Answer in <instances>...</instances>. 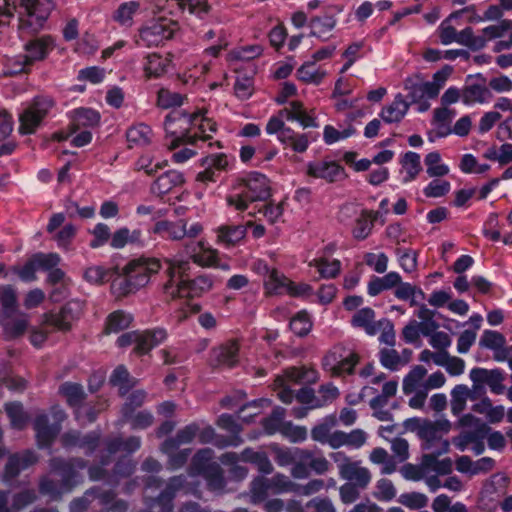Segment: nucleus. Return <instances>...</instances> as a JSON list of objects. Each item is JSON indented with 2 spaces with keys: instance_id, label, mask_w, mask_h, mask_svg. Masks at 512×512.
I'll use <instances>...</instances> for the list:
<instances>
[{
  "instance_id": "1",
  "label": "nucleus",
  "mask_w": 512,
  "mask_h": 512,
  "mask_svg": "<svg viewBox=\"0 0 512 512\" xmlns=\"http://www.w3.org/2000/svg\"><path fill=\"white\" fill-rule=\"evenodd\" d=\"M163 261L168 277L163 290L171 299L199 297L212 289L213 281L208 275H200L192 280L183 279L191 268L189 259L167 257Z\"/></svg>"
},
{
  "instance_id": "2",
  "label": "nucleus",
  "mask_w": 512,
  "mask_h": 512,
  "mask_svg": "<svg viewBox=\"0 0 512 512\" xmlns=\"http://www.w3.org/2000/svg\"><path fill=\"white\" fill-rule=\"evenodd\" d=\"M162 268V262L155 257L140 256L128 261L121 274L111 284V290L117 297H124L146 287L152 277Z\"/></svg>"
},
{
  "instance_id": "3",
  "label": "nucleus",
  "mask_w": 512,
  "mask_h": 512,
  "mask_svg": "<svg viewBox=\"0 0 512 512\" xmlns=\"http://www.w3.org/2000/svg\"><path fill=\"white\" fill-rule=\"evenodd\" d=\"M359 375L363 378L371 377L368 385L362 388L360 396L364 398L374 395L369 401L373 416L379 421H392V413L386 409V406L397 394L398 381L387 380L386 374L382 372L375 375V367L372 363L366 364Z\"/></svg>"
},
{
  "instance_id": "4",
  "label": "nucleus",
  "mask_w": 512,
  "mask_h": 512,
  "mask_svg": "<svg viewBox=\"0 0 512 512\" xmlns=\"http://www.w3.org/2000/svg\"><path fill=\"white\" fill-rule=\"evenodd\" d=\"M270 195L267 177L259 172H251L233 185L230 194L226 197V202L230 207L244 211L249 203L265 201Z\"/></svg>"
},
{
  "instance_id": "5",
  "label": "nucleus",
  "mask_w": 512,
  "mask_h": 512,
  "mask_svg": "<svg viewBox=\"0 0 512 512\" xmlns=\"http://www.w3.org/2000/svg\"><path fill=\"white\" fill-rule=\"evenodd\" d=\"M86 463L82 459H73L64 461L60 458H54L50 461L52 471L59 472L61 475V484L48 477L42 478L40 481V492L49 495L52 499H58L62 493L69 492L78 483V474L76 468L83 469Z\"/></svg>"
},
{
  "instance_id": "6",
  "label": "nucleus",
  "mask_w": 512,
  "mask_h": 512,
  "mask_svg": "<svg viewBox=\"0 0 512 512\" xmlns=\"http://www.w3.org/2000/svg\"><path fill=\"white\" fill-rule=\"evenodd\" d=\"M200 121H202L200 118H191V113L182 110L171 111L164 121L167 138H171V141L167 143L168 149H176L180 144L195 145L198 133H191V125L199 126Z\"/></svg>"
},
{
  "instance_id": "7",
  "label": "nucleus",
  "mask_w": 512,
  "mask_h": 512,
  "mask_svg": "<svg viewBox=\"0 0 512 512\" xmlns=\"http://www.w3.org/2000/svg\"><path fill=\"white\" fill-rule=\"evenodd\" d=\"M360 361L358 352L349 345L339 343L329 349L322 359V367L333 377L354 373Z\"/></svg>"
},
{
  "instance_id": "8",
  "label": "nucleus",
  "mask_w": 512,
  "mask_h": 512,
  "mask_svg": "<svg viewBox=\"0 0 512 512\" xmlns=\"http://www.w3.org/2000/svg\"><path fill=\"white\" fill-rule=\"evenodd\" d=\"M56 0H21L19 28L27 33H37L55 8Z\"/></svg>"
},
{
  "instance_id": "9",
  "label": "nucleus",
  "mask_w": 512,
  "mask_h": 512,
  "mask_svg": "<svg viewBox=\"0 0 512 512\" xmlns=\"http://www.w3.org/2000/svg\"><path fill=\"white\" fill-rule=\"evenodd\" d=\"M418 424V436L422 440V448L426 451H435L436 454H445L449 450V441L443 436L451 430V423L446 419L435 422L419 419L410 420Z\"/></svg>"
},
{
  "instance_id": "10",
  "label": "nucleus",
  "mask_w": 512,
  "mask_h": 512,
  "mask_svg": "<svg viewBox=\"0 0 512 512\" xmlns=\"http://www.w3.org/2000/svg\"><path fill=\"white\" fill-rule=\"evenodd\" d=\"M178 24L171 19L159 18L150 21L139 30L137 44L145 47H157L173 38Z\"/></svg>"
},
{
  "instance_id": "11",
  "label": "nucleus",
  "mask_w": 512,
  "mask_h": 512,
  "mask_svg": "<svg viewBox=\"0 0 512 512\" xmlns=\"http://www.w3.org/2000/svg\"><path fill=\"white\" fill-rule=\"evenodd\" d=\"M53 105L54 102L49 97H35L19 115V133L22 135L35 133Z\"/></svg>"
},
{
  "instance_id": "12",
  "label": "nucleus",
  "mask_w": 512,
  "mask_h": 512,
  "mask_svg": "<svg viewBox=\"0 0 512 512\" xmlns=\"http://www.w3.org/2000/svg\"><path fill=\"white\" fill-rule=\"evenodd\" d=\"M84 303L79 300L68 301L59 311H50L42 316V324L52 326L58 331H69L73 323L80 318Z\"/></svg>"
},
{
  "instance_id": "13",
  "label": "nucleus",
  "mask_w": 512,
  "mask_h": 512,
  "mask_svg": "<svg viewBox=\"0 0 512 512\" xmlns=\"http://www.w3.org/2000/svg\"><path fill=\"white\" fill-rule=\"evenodd\" d=\"M51 412L55 423L48 424V416L45 413L38 414L34 420V430L40 447L49 446L58 435L60 424L67 418L66 413L59 406H53Z\"/></svg>"
},
{
  "instance_id": "14",
  "label": "nucleus",
  "mask_w": 512,
  "mask_h": 512,
  "mask_svg": "<svg viewBox=\"0 0 512 512\" xmlns=\"http://www.w3.org/2000/svg\"><path fill=\"white\" fill-rule=\"evenodd\" d=\"M340 457L342 462L339 463L338 468L341 478L348 481L347 483L366 489L372 479L370 470L363 467L361 461H353L342 453H337L334 460L338 462Z\"/></svg>"
},
{
  "instance_id": "15",
  "label": "nucleus",
  "mask_w": 512,
  "mask_h": 512,
  "mask_svg": "<svg viewBox=\"0 0 512 512\" xmlns=\"http://www.w3.org/2000/svg\"><path fill=\"white\" fill-rule=\"evenodd\" d=\"M344 10L341 4H331L324 7V13L321 16H315L310 19L309 26L311 35L322 40H327L331 36L337 24L336 16Z\"/></svg>"
},
{
  "instance_id": "16",
  "label": "nucleus",
  "mask_w": 512,
  "mask_h": 512,
  "mask_svg": "<svg viewBox=\"0 0 512 512\" xmlns=\"http://www.w3.org/2000/svg\"><path fill=\"white\" fill-rule=\"evenodd\" d=\"M459 17V12H453L448 18L441 22L437 29L440 42L444 45L456 42L460 45L468 47L471 50L472 28L466 27L458 32L456 27L452 24V21Z\"/></svg>"
},
{
  "instance_id": "17",
  "label": "nucleus",
  "mask_w": 512,
  "mask_h": 512,
  "mask_svg": "<svg viewBox=\"0 0 512 512\" xmlns=\"http://www.w3.org/2000/svg\"><path fill=\"white\" fill-rule=\"evenodd\" d=\"M239 350V341L237 339H229L211 350L210 363L213 366L231 368L239 361Z\"/></svg>"
},
{
  "instance_id": "18",
  "label": "nucleus",
  "mask_w": 512,
  "mask_h": 512,
  "mask_svg": "<svg viewBox=\"0 0 512 512\" xmlns=\"http://www.w3.org/2000/svg\"><path fill=\"white\" fill-rule=\"evenodd\" d=\"M307 174L314 178H320L327 182H336L344 179V168L335 161L319 160L308 164Z\"/></svg>"
},
{
  "instance_id": "19",
  "label": "nucleus",
  "mask_w": 512,
  "mask_h": 512,
  "mask_svg": "<svg viewBox=\"0 0 512 512\" xmlns=\"http://www.w3.org/2000/svg\"><path fill=\"white\" fill-rule=\"evenodd\" d=\"M185 251L193 263L201 267H211L218 261V252L209 246L204 240L186 243Z\"/></svg>"
},
{
  "instance_id": "20",
  "label": "nucleus",
  "mask_w": 512,
  "mask_h": 512,
  "mask_svg": "<svg viewBox=\"0 0 512 512\" xmlns=\"http://www.w3.org/2000/svg\"><path fill=\"white\" fill-rule=\"evenodd\" d=\"M470 379L474 386L478 384H487L490 391L496 395L504 393L505 386L503 381L505 379L504 372L500 369L487 370L485 368H473L470 371Z\"/></svg>"
},
{
  "instance_id": "21",
  "label": "nucleus",
  "mask_w": 512,
  "mask_h": 512,
  "mask_svg": "<svg viewBox=\"0 0 512 512\" xmlns=\"http://www.w3.org/2000/svg\"><path fill=\"white\" fill-rule=\"evenodd\" d=\"M182 490H184L185 493L191 491L186 487V477L184 475L174 476L169 479L165 489L153 502L160 506V512H173V499L176 493Z\"/></svg>"
},
{
  "instance_id": "22",
  "label": "nucleus",
  "mask_w": 512,
  "mask_h": 512,
  "mask_svg": "<svg viewBox=\"0 0 512 512\" xmlns=\"http://www.w3.org/2000/svg\"><path fill=\"white\" fill-rule=\"evenodd\" d=\"M508 18L501 19L495 24L484 27L478 35L472 31L471 50L478 51L486 47L489 41L501 39L506 34V23Z\"/></svg>"
},
{
  "instance_id": "23",
  "label": "nucleus",
  "mask_w": 512,
  "mask_h": 512,
  "mask_svg": "<svg viewBox=\"0 0 512 512\" xmlns=\"http://www.w3.org/2000/svg\"><path fill=\"white\" fill-rule=\"evenodd\" d=\"M170 64V54L148 53L143 59L144 77L147 80L160 78L167 73Z\"/></svg>"
},
{
  "instance_id": "24",
  "label": "nucleus",
  "mask_w": 512,
  "mask_h": 512,
  "mask_svg": "<svg viewBox=\"0 0 512 512\" xmlns=\"http://www.w3.org/2000/svg\"><path fill=\"white\" fill-rule=\"evenodd\" d=\"M9 312L0 315V324L3 327L6 339H13L23 335L29 325V317L27 314L18 312Z\"/></svg>"
},
{
  "instance_id": "25",
  "label": "nucleus",
  "mask_w": 512,
  "mask_h": 512,
  "mask_svg": "<svg viewBox=\"0 0 512 512\" xmlns=\"http://www.w3.org/2000/svg\"><path fill=\"white\" fill-rule=\"evenodd\" d=\"M167 338V332L163 328L152 330L137 331V341L133 352L137 355L147 354L153 347L161 344Z\"/></svg>"
},
{
  "instance_id": "26",
  "label": "nucleus",
  "mask_w": 512,
  "mask_h": 512,
  "mask_svg": "<svg viewBox=\"0 0 512 512\" xmlns=\"http://www.w3.org/2000/svg\"><path fill=\"white\" fill-rule=\"evenodd\" d=\"M379 216V211L368 209L361 210L351 229L353 238L358 241L367 239L372 233L374 223L378 220Z\"/></svg>"
},
{
  "instance_id": "27",
  "label": "nucleus",
  "mask_w": 512,
  "mask_h": 512,
  "mask_svg": "<svg viewBox=\"0 0 512 512\" xmlns=\"http://www.w3.org/2000/svg\"><path fill=\"white\" fill-rule=\"evenodd\" d=\"M183 174L176 170H169L161 174L152 184L153 194L162 196L171 192L174 188L184 184Z\"/></svg>"
},
{
  "instance_id": "28",
  "label": "nucleus",
  "mask_w": 512,
  "mask_h": 512,
  "mask_svg": "<svg viewBox=\"0 0 512 512\" xmlns=\"http://www.w3.org/2000/svg\"><path fill=\"white\" fill-rule=\"evenodd\" d=\"M54 41L50 36H43L25 44V55L32 65L43 60L54 49Z\"/></svg>"
},
{
  "instance_id": "29",
  "label": "nucleus",
  "mask_w": 512,
  "mask_h": 512,
  "mask_svg": "<svg viewBox=\"0 0 512 512\" xmlns=\"http://www.w3.org/2000/svg\"><path fill=\"white\" fill-rule=\"evenodd\" d=\"M187 221L180 219L176 222L169 220L157 221L153 227V233L173 241H180L186 236Z\"/></svg>"
},
{
  "instance_id": "30",
  "label": "nucleus",
  "mask_w": 512,
  "mask_h": 512,
  "mask_svg": "<svg viewBox=\"0 0 512 512\" xmlns=\"http://www.w3.org/2000/svg\"><path fill=\"white\" fill-rule=\"evenodd\" d=\"M479 345L493 351V358L496 361H498L509 348V345H506L505 336L495 330H484L480 337Z\"/></svg>"
},
{
  "instance_id": "31",
  "label": "nucleus",
  "mask_w": 512,
  "mask_h": 512,
  "mask_svg": "<svg viewBox=\"0 0 512 512\" xmlns=\"http://www.w3.org/2000/svg\"><path fill=\"white\" fill-rule=\"evenodd\" d=\"M198 432L199 426L196 423L185 426L177 432L175 437L168 438L162 443L161 451L165 454H169L177 450L179 446L191 443Z\"/></svg>"
},
{
  "instance_id": "32",
  "label": "nucleus",
  "mask_w": 512,
  "mask_h": 512,
  "mask_svg": "<svg viewBox=\"0 0 512 512\" xmlns=\"http://www.w3.org/2000/svg\"><path fill=\"white\" fill-rule=\"evenodd\" d=\"M36 461L37 456L32 451L10 456L5 467L4 478L9 480L16 477L22 470L33 465Z\"/></svg>"
},
{
  "instance_id": "33",
  "label": "nucleus",
  "mask_w": 512,
  "mask_h": 512,
  "mask_svg": "<svg viewBox=\"0 0 512 512\" xmlns=\"http://www.w3.org/2000/svg\"><path fill=\"white\" fill-rule=\"evenodd\" d=\"M409 106L404 96L398 93L390 104L382 108L380 117L386 123H398L407 114Z\"/></svg>"
},
{
  "instance_id": "34",
  "label": "nucleus",
  "mask_w": 512,
  "mask_h": 512,
  "mask_svg": "<svg viewBox=\"0 0 512 512\" xmlns=\"http://www.w3.org/2000/svg\"><path fill=\"white\" fill-rule=\"evenodd\" d=\"M206 110H197L191 113V118H200V125H191V133L197 132L198 136L195 138V145L198 142L206 143L211 139V134L217 130L216 123L206 116Z\"/></svg>"
},
{
  "instance_id": "35",
  "label": "nucleus",
  "mask_w": 512,
  "mask_h": 512,
  "mask_svg": "<svg viewBox=\"0 0 512 512\" xmlns=\"http://www.w3.org/2000/svg\"><path fill=\"white\" fill-rule=\"evenodd\" d=\"M278 140L285 148H290L296 153H304L310 145L307 134L298 133L292 128H287L278 135Z\"/></svg>"
},
{
  "instance_id": "36",
  "label": "nucleus",
  "mask_w": 512,
  "mask_h": 512,
  "mask_svg": "<svg viewBox=\"0 0 512 512\" xmlns=\"http://www.w3.org/2000/svg\"><path fill=\"white\" fill-rule=\"evenodd\" d=\"M326 75L327 72L312 60L304 62L296 71L297 79L305 84L319 85Z\"/></svg>"
},
{
  "instance_id": "37",
  "label": "nucleus",
  "mask_w": 512,
  "mask_h": 512,
  "mask_svg": "<svg viewBox=\"0 0 512 512\" xmlns=\"http://www.w3.org/2000/svg\"><path fill=\"white\" fill-rule=\"evenodd\" d=\"M246 232L244 225H222L216 229L217 242L226 247L234 246L244 239Z\"/></svg>"
},
{
  "instance_id": "38",
  "label": "nucleus",
  "mask_w": 512,
  "mask_h": 512,
  "mask_svg": "<svg viewBox=\"0 0 512 512\" xmlns=\"http://www.w3.org/2000/svg\"><path fill=\"white\" fill-rule=\"evenodd\" d=\"M90 498H98L101 504L107 505L114 499V494L112 492H100V489L92 488L83 497L71 502L70 512H85L89 506Z\"/></svg>"
},
{
  "instance_id": "39",
  "label": "nucleus",
  "mask_w": 512,
  "mask_h": 512,
  "mask_svg": "<svg viewBox=\"0 0 512 512\" xmlns=\"http://www.w3.org/2000/svg\"><path fill=\"white\" fill-rule=\"evenodd\" d=\"M401 276L397 272H389L382 277L373 276L367 285V292L370 296H377L383 291L393 289L400 283Z\"/></svg>"
},
{
  "instance_id": "40",
  "label": "nucleus",
  "mask_w": 512,
  "mask_h": 512,
  "mask_svg": "<svg viewBox=\"0 0 512 512\" xmlns=\"http://www.w3.org/2000/svg\"><path fill=\"white\" fill-rule=\"evenodd\" d=\"M351 324L365 330L368 335H375L379 330V325L375 322V311L369 307L356 311L351 318Z\"/></svg>"
},
{
  "instance_id": "41",
  "label": "nucleus",
  "mask_w": 512,
  "mask_h": 512,
  "mask_svg": "<svg viewBox=\"0 0 512 512\" xmlns=\"http://www.w3.org/2000/svg\"><path fill=\"white\" fill-rule=\"evenodd\" d=\"M308 266L316 269L319 274L317 279H333L341 272V262L337 259L318 257L311 260Z\"/></svg>"
},
{
  "instance_id": "42",
  "label": "nucleus",
  "mask_w": 512,
  "mask_h": 512,
  "mask_svg": "<svg viewBox=\"0 0 512 512\" xmlns=\"http://www.w3.org/2000/svg\"><path fill=\"white\" fill-rule=\"evenodd\" d=\"M427 369L421 365L414 366L403 378L402 390L405 395H410L417 390L425 388Z\"/></svg>"
},
{
  "instance_id": "43",
  "label": "nucleus",
  "mask_w": 512,
  "mask_h": 512,
  "mask_svg": "<svg viewBox=\"0 0 512 512\" xmlns=\"http://www.w3.org/2000/svg\"><path fill=\"white\" fill-rule=\"evenodd\" d=\"M214 458V451L210 448L200 449L193 456L191 464L188 469V474L192 477L201 475L203 476L207 470L215 462L212 461Z\"/></svg>"
},
{
  "instance_id": "44",
  "label": "nucleus",
  "mask_w": 512,
  "mask_h": 512,
  "mask_svg": "<svg viewBox=\"0 0 512 512\" xmlns=\"http://www.w3.org/2000/svg\"><path fill=\"white\" fill-rule=\"evenodd\" d=\"M151 137V128L143 123L133 125L126 131V139L129 148L146 146L150 143Z\"/></svg>"
},
{
  "instance_id": "45",
  "label": "nucleus",
  "mask_w": 512,
  "mask_h": 512,
  "mask_svg": "<svg viewBox=\"0 0 512 512\" xmlns=\"http://www.w3.org/2000/svg\"><path fill=\"white\" fill-rule=\"evenodd\" d=\"M455 115L456 112L454 109H449L444 106L434 110L433 125L439 137H445L452 133L451 122Z\"/></svg>"
},
{
  "instance_id": "46",
  "label": "nucleus",
  "mask_w": 512,
  "mask_h": 512,
  "mask_svg": "<svg viewBox=\"0 0 512 512\" xmlns=\"http://www.w3.org/2000/svg\"><path fill=\"white\" fill-rule=\"evenodd\" d=\"M241 461L254 464L264 474H270L273 471V465L264 451L245 448L241 452Z\"/></svg>"
},
{
  "instance_id": "47",
  "label": "nucleus",
  "mask_w": 512,
  "mask_h": 512,
  "mask_svg": "<svg viewBox=\"0 0 512 512\" xmlns=\"http://www.w3.org/2000/svg\"><path fill=\"white\" fill-rule=\"evenodd\" d=\"M403 182L408 183L413 181L421 172V160L420 155L416 152H406L401 161Z\"/></svg>"
},
{
  "instance_id": "48",
  "label": "nucleus",
  "mask_w": 512,
  "mask_h": 512,
  "mask_svg": "<svg viewBox=\"0 0 512 512\" xmlns=\"http://www.w3.org/2000/svg\"><path fill=\"white\" fill-rule=\"evenodd\" d=\"M133 321V317L130 313L122 310H117L108 315L105 321L104 333H118L122 330L129 328Z\"/></svg>"
},
{
  "instance_id": "49",
  "label": "nucleus",
  "mask_w": 512,
  "mask_h": 512,
  "mask_svg": "<svg viewBox=\"0 0 512 512\" xmlns=\"http://www.w3.org/2000/svg\"><path fill=\"white\" fill-rule=\"evenodd\" d=\"M289 282L290 279L273 268L269 276L264 280V288L267 294H286Z\"/></svg>"
},
{
  "instance_id": "50",
  "label": "nucleus",
  "mask_w": 512,
  "mask_h": 512,
  "mask_svg": "<svg viewBox=\"0 0 512 512\" xmlns=\"http://www.w3.org/2000/svg\"><path fill=\"white\" fill-rule=\"evenodd\" d=\"M142 232L139 229L130 231L127 227H122L111 234L110 245L114 249H122L128 243L141 242Z\"/></svg>"
},
{
  "instance_id": "51",
  "label": "nucleus",
  "mask_w": 512,
  "mask_h": 512,
  "mask_svg": "<svg viewBox=\"0 0 512 512\" xmlns=\"http://www.w3.org/2000/svg\"><path fill=\"white\" fill-rule=\"evenodd\" d=\"M489 97L488 88L481 84H469L462 89V101L466 105L484 103Z\"/></svg>"
},
{
  "instance_id": "52",
  "label": "nucleus",
  "mask_w": 512,
  "mask_h": 512,
  "mask_svg": "<svg viewBox=\"0 0 512 512\" xmlns=\"http://www.w3.org/2000/svg\"><path fill=\"white\" fill-rule=\"evenodd\" d=\"M272 451L274 460L280 467L292 466L297 459H302L303 455L306 454V449L301 448L291 449L273 446Z\"/></svg>"
},
{
  "instance_id": "53",
  "label": "nucleus",
  "mask_w": 512,
  "mask_h": 512,
  "mask_svg": "<svg viewBox=\"0 0 512 512\" xmlns=\"http://www.w3.org/2000/svg\"><path fill=\"white\" fill-rule=\"evenodd\" d=\"M337 424V417L334 414L328 415L322 419L317 425H315L311 430V437L314 441L320 442L322 444H327L332 429Z\"/></svg>"
},
{
  "instance_id": "54",
  "label": "nucleus",
  "mask_w": 512,
  "mask_h": 512,
  "mask_svg": "<svg viewBox=\"0 0 512 512\" xmlns=\"http://www.w3.org/2000/svg\"><path fill=\"white\" fill-rule=\"evenodd\" d=\"M112 385L119 388L120 394L125 395L130 389L137 385V379L131 377L128 370L124 366H118L110 377Z\"/></svg>"
},
{
  "instance_id": "55",
  "label": "nucleus",
  "mask_w": 512,
  "mask_h": 512,
  "mask_svg": "<svg viewBox=\"0 0 512 512\" xmlns=\"http://www.w3.org/2000/svg\"><path fill=\"white\" fill-rule=\"evenodd\" d=\"M59 394L66 399L71 407H78L85 398L83 387L80 384L65 382L59 387Z\"/></svg>"
},
{
  "instance_id": "56",
  "label": "nucleus",
  "mask_w": 512,
  "mask_h": 512,
  "mask_svg": "<svg viewBox=\"0 0 512 512\" xmlns=\"http://www.w3.org/2000/svg\"><path fill=\"white\" fill-rule=\"evenodd\" d=\"M284 376L292 383H315L318 380V372L305 367H291L285 371Z\"/></svg>"
},
{
  "instance_id": "57",
  "label": "nucleus",
  "mask_w": 512,
  "mask_h": 512,
  "mask_svg": "<svg viewBox=\"0 0 512 512\" xmlns=\"http://www.w3.org/2000/svg\"><path fill=\"white\" fill-rule=\"evenodd\" d=\"M141 446V440L139 437H129L127 440L122 441L120 438H114L107 442L106 452L109 455L115 454L118 451H125L128 454L138 450Z\"/></svg>"
},
{
  "instance_id": "58",
  "label": "nucleus",
  "mask_w": 512,
  "mask_h": 512,
  "mask_svg": "<svg viewBox=\"0 0 512 512\" xmlns=\"http://www.w3.org/2000/svg\"><path fill=\"white\" fill-rule=\"evenodd\" d=\"M73 124L76 128L92 127L99 123L100 115L90 108H79L73 111Z\"/></svg>"
},
{
  "instance_id": "59",
  "label": "nucleus",
  "mask_w": 512,
  "mask_h": 512,
  "mask_svg": "<svg viewBox=\"0 0 512 512\" xmlns=\"http://www.w3.org/2000/svg\"><path fill=\"white\" fill-rule=\"evenodd\" d=\"M420 319V327L423 329V336H428L438 328V323L434 320L436 311L429 309L425 304L418 306L415 312Z\"/></svg>"
},
{
  "instance_id": "60",
  "label": "nucleus",
  "mask_w": 512,
  "mask_h": 512,
  "mask_svg": "<svg viewBox=\"0 0 512 512\" xmlns=\"http://www.w3.org/2000/svg\"><path fill=\"white\" fill-rule=\"evenodd\" d=\"M425 165L427 174L430 177H444L449 173V167L441 163V155L439 152H430L425 156Z\"/></svg>"
},
{
  "instance_id": "61",
  "label": "nucleus",
  "mask_w": 512,
  "mask_h": 512,
  "mask_svg": "<svg viewBox=\"0 0 512 512\" xmlns=\"http://www.w3.org/2000/svg\"><path fill=\"white\" fill-rule=\"evenodd\" d=\"M470 396V389L463 384L456 385L451 391V412L459 415L464 411L467 400Z\"/></svg>"
},
{
  "instance_id": "62",
  "label": "nucleus",
  "mask_w": 512,
  "mask_h": 512,
  "mask_svg": "<svg viewBox=\"0 0 512 512\" xmlns=\"http://www.w3.org/2000/svg\"><path fill=\"white\" fill-rule=\"evenodd\" d=\"M272 494H283L297 491V484L282 473H277L271 478H267Z\"/></svg>"
},
{
  "instance_id": "63",
  "label": "nucleus",
  "mask_w": 512,
  "mask_h": 512,
  "mask_svg": "<svg viewBox=\"0 0 512 512\" xmlns=\"http://www.w3.org/2000/svg\"><path fill=\"white\" fill-rule=\"evenodd\" d=\"M394 288L395 297L399 300L409 301L411 306H415L417 304L415 301L417 293H420V297L422 299L425 297V294L421 288L408 282H402V278L400 279V283L397 284Z\"/></svg>"
},
{
  "instance_id": "64",
  "label": "nucleus",
  "mask_w": 512,
  "mask_h": 512,
  "mask_svg": "<svg viewBox=\"0 0 512 512\" xmlns=\"http://www.w3.org/2000/svg\"><path fill=\"white\" fill-rule=\"evenodd\" d=\"M203 478L211 491H222L226 485L223 470L217 463L210 466Z\"/></svg>"
}]
</instances>
